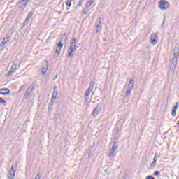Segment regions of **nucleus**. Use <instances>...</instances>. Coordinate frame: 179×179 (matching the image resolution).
I'll return each mask as SVG.
<instances>
[{"label":"nucleus","instance_id":"f257e3e1","mask_svg":"<svg viewBox=\"0 0 179 179\" xmlns=\"http://www.w3.org/2000/svg\"><path fill=\"white\" fill-rule=\"evenodd\" d=\"M34 90V84H31L29 88L27 89L25 94L23 96L24 100H31V92Z\"/></svg>","mask_w":179,"mask_h":179},{"label":"nucleus","instance_id":"f03ea898","mask_svg":"<svg viewBox=\"0 0 179 179\" xmlns=\"http://www.w3.org/2000/svg\"><path fill=\"white\" fill-rule=\"evenodd\" d=\"M158 6L161 10H167L170 8V3L166 0H160Z\"/></svg>","mask_w":179,"mask_h":179},{"label":"nucleus","instance_id":"7ed1b4c3","mask_svg":"<svg viewBox=\"0 0 179 179\" xmlns=\"http://www.w3.org/2000/svg\"><path fill=\"white\" fill-rule=\"evenodd\" d=\"M17 71V60H15L13 62L12 66L10 71L7 73V76H10V75H13L15 72Z\"/></svg>","mask_w":179,"mask_h":179},{"label":"nucleus","instance_id":"20e7f679","mask_svg":"<svg viewBox=\"0 0 179 179\" xmlns=\"http://www.w3.org/2000/svg\"><path fill=\"white\" fill-rule=\"evenodd\" d=\"M159 32L153 34L150 37V41L152 45H156L157 44V41H159Z\"/></svg>","mask_w":179,"mask_h":179},{"label":"nucleus","instance_id":"39448f33","mask_svg":"<svg viewBox=\"0 0 179 179\" xmlns=\"http://www.w3.org/2000/svg\"><path fill=\"white\" fill-rule=\"evenodd\" d=\"M101 111V106H100V103H98L92 112L93 117H96V115H99Z\"/></svg>","mask_w":179,"mask_h":179},{"label":"nucleus","instance_id":"423d86ee","mask_svg":"<svg viewBox=\"0 0 179 179\" xmlns=\"http://www.w3.org/2000/svg\"><path fill=\"white\" fill-rule=\"evenodd\" d=\"M64 47L62 43H58L57 46L56 47V50L55 52V57H59V54H61V49Z\"/></svg>","mask_w":179,"mask_h":179},{"label":"nucleus","instance_id":"0eeeda50","mask_svg":"<svg viewBox=\"0 0 179 179\" xmlns=\"http://www.w3.org/2000/svg\"><path fill=\"white\" fill-rule=\"evenodd\" d=\"M33 15H34V13L33 11H31L29 13L27 17L25 19V20L24 22V26H27V24H29V22H30V20H29V19H31Z\"/></svg>","mask_w":179,"mask_h":179},{"label":"nucleus","instance_id":"6e6552de","mask_svg":"<svg viewBox=\"0 0 179 179\" xmlns=\"http://www.w3.org/2000/svg\"><path fill=\"white\" fill-rule=\"evenodd\" d=\"M27 2L26 0H21L20 2H18V8L20 9H24L25 6H27Z\"/></svg>","mask_w":179,"mask_h":179},{"label":"nucleus","instance_id":"1a4fd4ad","mask_svg":"<svg viewBox=\"0 0 179 179\" xmlns=\"http://www.w3.org/2000/svg\"><path fill=\"white\" fill-rule=\"evenodd\" d=\"M9 93H10V90L8 88L0 89V94H2V96H7Z\"/></svg>","mask_w":179,"mask_h":179},{"label":"nucleus","instance_id":"9d476101","mask_svg":"<svg viewBox=\"0 0 179 179\" xmlns=\"http://www.w3.org/2000/svg\"><path fill=\"white\" fill-rule=\"evenodd\" d=\"M74 51H76V48H69V50H68L67 58H69V57H73Z\"/></svg>","mask_w":179,"mask_h":179},{"label":"nucleus","instance_id":"9b49d317","mask_svg":"<svg viewBox=\"0 0 179 179\" xmlns=\"http://www.w3.org/2000/svg\"><path fill=\"white\" fill-rule=\"evenodd\" d=\"M59 43L63 44V45L66 44V34L62 36Z\"/></svg>","mask_w":179,"mask_h":179},{"label":"nucleus","instance_id":"f8f14e48","mask_svg":"<svg viewBox=\"0 0 179 179\" xmlns=\"http://www.w3.org/2000/svg\"><path fill=\"white\" fill-rule=\"evenodd\" d=\"M94 3V0H90L89 1H87V3L85 5V9L87 10V11L89 10V8H90V6H92V5H93Z\"/></svg>","mask_w":179,"mask_h":179},{"label":"nucleus","instance_id":"ddd939ff","mask_svg":"<svg viewBox=\"0 0 179 179\" xmlns=\"http://www.w3.org/2000/svg\"><path fill=\"white\" fill-rule=\"evenodd\" d=\"M176 65H177V56H173L171 60V66L176 68Z\"/></svg>","mask_w":179,"mask_h":179},{"label":"nucleus","instance_id":"4468645a","mask_svg":"<svg viewBox=\"0 0 179 179\" xmlns=\"http://www.w3.org/2000/svg\"><path fill=\"white\" fill-rule=\"evenodd\" d=\"M15 171L13 170V166H12L11 170L9 171L10 176H8V178L13 179V177H15Z\"/></svg>","mask_w":179,"mask_h":179},{"label":"nucleus","instance_id":"2eb2a0df","mask_svg":"<svg viewBox=\"0 0 179 179\" xmlns=\"http://www.w3.org/2000/svg\"><path fill=\"white\" fill-rule=\"evenodd\" d=\"M134 83H135V81L132 78H130L128 86H127V89L132 90V87H134Z\"/></svg>","mask_w":179,"mask_h":179},{"label":"nucleus","instance_id":"dca6fc26","mask_svg":"<svg viewBox=\"0 0 179 179\" xmlns=\"http://www.w3.org/2000/svg\"><path fill=\"white\" fill-rule=\"evenodd\" d=\"M57 96H58V92L57 91H53L50 101H55V100H57Z\"/></svg>","mask_w":179,"mask_h":179},{"label":"nucleus","instance_id":"f3484780","mask_svg":"<svg viewBox=\"0 0 179 179\" xmlns=\"http://www.w3.org/2000/svg\"><path fill=\"white\" fill-rule=\"evenodd\" d=\"M54 103H55L54 101H50L48 109L49 113H51V111H52V108L54 107Z\"/></svg>","mask_w":179,"mask_h":179},{"label":"nucleus","instance_id":"a211bd4d","mask_svg":"<svg viewBox=\"0 0 179 179\" xmlns=\"http://www.w3.org/2000/svg\"><path fill=\"white\" fill-rule=\"evenodd\" d=\"M101 30V21L99 20L96 25V33H99Z\"/></svg>","mask_w":179,"mask_h":179},{"label":"nucleus","instance_id":"6ab92c4d","mask_svg":"<svg viewBox=\"0 0 179 179\" xmlns=\"http://www.w3.org/2000/svg\"><path fill=\"white\" fill-rule=\"evenodd\" d=\"M9 37L3 38L1 43L0 44V47H3V45H5L8 41H9Z\"/></svg>","mask_w":179,"mask_h":179},{"label":"nucleus","instance_id":"aec40b11","mask_svg":"<svg viewBox=\"0 0 179 179\" xmlns=\"http://www.w3.org/2000/svg\"><path fill=\"white\" fill-rule=\"evenodd\" d=\"M94 87V82H91L88 89L87 90V91L92 93V92H93V87Z\"/></svg>","mask_w":179,"mask_h":179},{"label":"nucleus","instance_id":"412c9836","mask_svg":"<svg viewBox=\"0 0 179 179\" xmlns=\"http://www.w3.org/2000/svg\"><path fill=\"white\" fill-rule=\"evenodd\" d=\"M179 55V48L178 47H176L173 50V57H178Z\"/></svg>","mask_w":179,"mask_h":179},{"label":"nucleus","instance_id":"4be33fe9","mask_svg":"<svg viewBox=\"0 0 179 179\" xmlns=\"http://www.w3.org/2000/svg\"><path fill=\"white\" fill-rule=\"evenodd\" d=\"M132 92L131 89L127 88V91H126V97H129V96L131 95V92Z\"/></svg>","mask_w":179,"mask_h":179},{"label":"nucleus","instance_id":"5701e85b","mask_svg":"<svg viewBox=\"0 0 179 179\" xmlns=\"http://www.w3.org/2000/svg\"><path fill=\"white\" fill-rule=\"evenodd\" d=\"M72 1L71 0H66L65 1V3L66 5V6H69V8H71L72 6Z\"/></svg>","mask_w":179,"mask_h":179},{"label":"nucleus","instance_id":"b1692460","mask_svg":"<svg viewBox=\"0 0 179 179\" xmlns=\"http://www.w3.org/2000/svg\"><path fill=\"white\" fill-rule=\"evenodd\" d=\"M27 86V85H24L20 87V90H19V93H20V92H24V90H26V87Z\"/></svg>","mask_w":179,"mask_h":179},{"label":"nucleus","instance_id":"393cba45","mask_svg":"<svg viewBox=\"0 0 179 179\" xmlns=\"http://www.w3.org/2000/svg\"><path fill=\"white\" fill-rule=\"evenodd\" d=\"M118 148V143H114L111 150L115 151V150Z\"/></svg>","mask_w":179,"mask_h":179},{"label":"nucleus","instance_id":"a878e982","mask_svg":"<svg viewBox=\"0 0 179 179\" xmlns=\"http://www.w3.org/2000/svg\"><path fill=\"white\" fill-rule=\"evenodd\" d=\"M115 151H114V150H110V152L108 155V157H114V153Z\"/></svg>","mask_w":179,"mask_h":179},{"label":"nucleus","instance_id":"bb28decb","mask_svg":"<svg viewBox=\"0 0 179 179\" xmlns=\"http://www.w3.org/2000/svg\"><path fill=\"white\" fill-rule=\"evenodd\" d=\"M0 104H3V106H6V101L3 100V98H0Z\"/></svg>","mask_w":179,"mask_h":179},{"label":"nucleus","instance_id":"cd10ccee","mask_svg":"<svg viewBox=\"0 0 179 179\" xmlns=\"http://www.w3.org/2000/svg\"><path fill=\"white\" fill-rule=\"evenodd\" d=\"M70 48H76V42H71Z\"/></svg>","mask_w":179,"mask_h":179},{"label":"nucleus","instance_id":"c85d7f7f","mask_svg":"<svg viewBox=\"0 0 179 179\" xmlns=\"http://www.w3.org/2000/svg\"><path fill=\"white\" fill-rule=\"evenodd\" d=\"M47 69H48V67L42 69V71H41L42 75H45V72H47Z\"/></svg>","mask_w":179,"mask_h":179},{"label":"nucleus","instance_id":"c756f323","mask_svg":"<svg viewBox=\"0 0 179 179\" xmlns=\"http://www.w3.org/2000/svg\"><path fill=\"white\" fill-rule=\"evenodd\" d=\"M171 114H172L173 117H176V115H177V110L176 109H173Z\"/></svg>","mask_w":179,"mask_h":179},{"label":"nucleus","instance_id":"7c9ffc66","mask_svg":"<svg viewBox=\"0 0 179 179\" xmlns=\"http://www.w3.org/2000/svg\"><path fill=\"white\" fill-rule=\"evenodd\" d=\"M84 103H85V104H88V103H89V97L85 96Z\"/></svg>","mask_w":179,"mask_h":179},{"label":"nucleus","instance_id":"2f4dec72","mask_svg":"<svg viewBox=\"0 0 179 179\" xmlns=\"http://www.w3.org/2000/svg\"><path fill=\"white\" fill-rule=\"evenodd\" d=\"M153 162H155L156 163L157 162V153L155 154Z\"/></svg>","mask_w":179,"mask_h":179},{"label":"nucleus","instance_id":"473e14b6","mask_svg":"<svg viewBox=\"0 0 179 179\" xmlns=\"http://www.w3.org/2000/svg\"><path fill=\"white\" fill-rule=\"evenodd\" d=\"M178 106H179V103L177 102L176 103V106L173 107V110H177L178 109Z\"/></svg>","mask_w":179,"mask_h":179},{"label":"nucleus","instance_id":"72a5a7b5","mask_svg":"<svg viewBox=\"0 0 179 179\" xmlns=\"http://www.w3.org/2000/svg\"><path fill=\"white\" fill-rule=\"evenodd\" d=\"M85 97H90V92L89 91L85 92Z\"/></svg>","mask_w":179,"mask_h":179},{"label":"nucleus","instance_id":"f704fd0d","mask_svg":"<svg viewBox=\"0 0 179 179\" xmlns=\"http://www.w3.org/2000/svg\"><path fill=\"white\" fill-rule=\"evenodd\" d=\"M154 176H160V172L159 171H156L154 172Z\"/></svg>","mask_w":179,"mask_h":179},{"label":"nucleus","instance_id":"c9c22d12","mask_svg":"<svg viewBox=\"0 0 179 179\" xmlns=\"http://www.w3.org/2000/svg\"><path fill=\"white\" fill-rule=\"evenodd\" d=\"M145 179H155V177H153V176L152 175H150V176H148Z\"/></svg>","mask_w":179,"mask_h":179},{"label":"nucleus","instance_id":"e433bc0d","mask_svg":"<svg viewBox=\"0 0 179 179\" xmlns=\"http://www.w3.org/2000/svg\"><path fill=\"white\" fill-rule=\"evenodd\" d=\"M82 3H83V0H80L79 2H78V6L79 7H80V6H82Z\"/></svg>","mask_w":179,"mask_h":179},{"label":"nucleus","instance_id":"4c0bfd02","mask_svg":"<svg viewBox=\"0 0 179 179\" xmlns=\"http://www.w3.org/2000/svg\"><path fill=\"white\" fill-rule=\"evenodd\" d=\"M151 167H156V162L153 161L151 164Z\"/></svg>","mask_w":179,"mask_h":179},{"label":"nucleus","instance_id":"58836bf2","mask_svg":"<svg viewBox=\"0 0 179 179\" xmlns=\"http://www.w3.org/2000/svg\"><path fill=\"white\" fill-rule=\"evenodd\" d=\"M41 176H40V173H38L34 179H41Z\"/></svg>","mask_w":179,"mask_h":179},{"label":"nucleus","instance_id":"ea45409f","mask_svg":"<svg viewBox=\"0 0 179 179\" xmlns=\"http://www.w3.org/2000/svg\"><path fill=\"white\" fill-rule=\"evenodd\" d=\"M165 22H166V20H164L163 23H162V27H164V23H165Z\"/></svg>","mask_w":179,"mask_h":179},{"label":"nucleus","instance_id":"a19ab883","mask_svg":"<svg viewBox=\"0 0 179 179\" xmlns=\"http://www.w3.org/2000/svg\"><path fill=\"white\" fill-rule=\"evenodd\" d=\"M83 15H87V11H84Z\"/></svg>","mask_w":179,"mask_h":179},{"label":"nucleus","instance_id":"79ce46f5","mask_svg":"<svg viewBox=\"0 0 179 179\" xmlns=\"http://www.w3.org/2000/svg\"><path fill=\"white\" fill-rule=\"evenodd\" d=\"M73 43H76V38L73 39Z\"/></svg>","mask_w":179,"mask_h":179},{"label":"nucleus","instance_id":"37998d69","mask_svg":"<svg viewBox=\"0 0 179 179\" xmlns=\"http://www.w3.org/2000/svg\"><path fill=\"white\" fill-rule=\"evenodd\" d=\"M54 90H57V86H55V87H54Z\"/></svg>","mask_w":179,"mask_h":179},{"label":"nucleus","instance_id":"c03bdc74","mask_svg":"<svg viewBox=\"0 0 179 179\" xmlns=\"http://www.w3.org/2000/svg\"><path fill=\"white\" fill-rule=\"evenodd\" d=\"M28 3H29V1H30V0H25Z\"/></svg>","mask_w":179,"mask_h":179},{"label":"nucleus","instance_id":"a18cd8bd","mask_svg":"<svg viewBox=\"0 0 179 179\" xmlns=\"http://www.w3.org/2000/svg\"><path fill=\"white\" fill-rule=\"evenodd\" d=\"M58 78V76H55V78Z\"/></svg>","mask_w":179,"mask_h":179},{"label":"nucleus","instance_id":"49530a36","mask_svg":"<svg viewBox=\"0 0 179 179\" xmlns=\"http://www.w3.org/2000/svg\"><path fill=\"white\" fill-rule=\"evenodd\" d=\"M67 10H69V8H67Z\"/></svg>","mask_w":179,"mask_h":179},{"label":"nucleus","instance_id":"de8ad7c7","mask_svg":"<svg viewBox=\"0 0 179 179\" xmlns=\"http://www.w3.org/2000/svg\"><path fill=\"white\" fill-rule=\"evenodd\" d=\"M83 1L84 2V1H85V0H83Z\"/></svg>","mask_w":179,"mask_h":179},{"label":"nucleus","instance_id":"09e8293b","mask_svg":"<svg viewBox=\"0 0 179 179\" xmlns=\"http://www.w3.org/2000/svg\"><path fill=\"white\" fill-rule=\"evenodd\" d=\"M83 1L84 2V1H85V0H83Z\"/></svg>","mask_w":179,"mask_h":179},{"label":"nucleus","instance_id":"8fccbe9b","mask_svg":"<svg viewBox=\"0 0 179 179\" xmlns=\"http://www.w3.org/2000/svg\"><path fill=\"white\" fill-rule=\"evenodd\" d=\"M83 1L84 2V1H85V0H83Z\"/></svg>","mask_w":179,"mask_h":179}]
</instances>
